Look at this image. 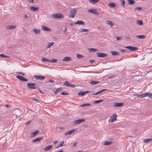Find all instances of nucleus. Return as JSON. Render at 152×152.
Instances as JSON below:
<instances>
[{
	"label": "nucleus",
	"instance_id": "nucleus-1",
	"mask_svg": "<svg viewBox=\"0 0 152 152\" xmlns=\"http://www.w3.org/2000/svg\"><path fill=\"white\" fill-rule=\"evenodd\" d=\"M51 16L53 19H61L64 17L63 15L59 13L53 14Z\"/></svg>",
	"mask_w": 152,
	"mask_h": 152
},
{
	"label": "nucleus",
	"instance_id": "nucleus-2",
	"mask_svg": "<svg viewBox=\"0 0 152 152\" xmlns=\"http://www.w3.org/2000/svg\"><path fill=\"white\" fill-rule=\"evenodd\" d=\"M37 84L35 83H29L27 84L28 88L29 89H34L37 88Z\"/></svg>",
	"mask_w": 152,
	"mask_h": 152
},
{
	"label": "nucleus",
	"instance_id": "nucleus-3",
	"mask_svg": "<svg viewBox=\"0 0 152 152\" xmlns=\"http://www.w3.org/2000/svg\"><path fill=\"white\" fill-rule=\"evenodd\" d=\"M76 13V10L73 9L70 11L69 14H68V16L69 18H74Z\"/></svg>",
	"mask_w": 152,
	"mask_h": 152
},
{
	"label": "nucleus",
	"instance_id": "nucleus-4",
	"mask_svg": "<svg viewBox=\"0 0 152 152\" xmlns=\"http://www.w3.org/2000/svg\"><path fill=\"white\" fill-rule=\"evenodd\" d=\"M85 121V119H83L75 120L73 121V124L74 125H77L82 123V122H84Z\"/></svg>",
	"mask_w": 152,
	"mask_h": 152
},
{
	"label": "nucleus",
	"instance_id": "nucleus-5",
	"mask_svg": "<svg viewBox=\"0 0 152 152\" xmlns=\"http://www.w3.org/2000/svg\"><path fill=\"white\" fill-rule=\"evenodd\" d=\"M117 115L116 114H114L111 116L109 120V122H112L114 121L117 119Z\"/></svg>",
	"mask_w": 152,
	"mask_h": 152
},
{
	"label": "nucleus",
	"instance_id": "nucleus-6",
	"mask_svg": "<svg viewBox=\"0 0 152 152\" xmlns=\"http://www.w3.org/2000/svg\"><path fill=\"white\" fill-rule=\"evenodd\" d=\"M96 56L100 58H104L107 56V54L105 53L98 52L96 53Z\"/></svg>",
	"mask_w": 152,
	"mask_h": 152
},
{
	"label": "nucleus",
	"instance_id": "nucleus-7",
	"mask_svg": "<svg viewBox=\"0 0 152 152\" xmlns=\"http://www.w3.org/2000/svg\"><path fill=\"white\" fill-rule=\"evenodd\" d=\"M16 78L19 79L20 80L23 81H27L28 80L27 79L25 78L24 77L20 75H17L16 76Z\"/></svg>",
	"mask_w": 152,
	"mask_h": 152
},
{
	"label": "nucleus",
	"instance_id": "nucleus-8",
	"mask_svg": "<svg viewBox=\"0 0 152 152\" xmlns=\"http://www.w3.org/2000/svg\"><path fill=\"white\" fill-rule=\"evenodd\" d=\"M125 48L129 49V50L132 51H135L138 49V48L137 47H133L131 46H126Z\"/></svg>",
	"mask_w": 152,
	"mask_h": 152
},
{
	"label": "nucleus",
	"instance_id": "nucleus-9",
	"mask_svg": "<svg viewBox=\"0 0 152 152\" xmlns=\"http://www.w3.org/2000/svg\"><path fill=\"white\" fill-rule=\"evenodd\" d=\"M65 85L66 86H69L74 88L75 87V86L74 85L70 83H69L67 81H65L64 83L63 86Z\"/></svg>",
	"mask_w": 152,
	"mask_h": 152
},
{
	"label": "nucleus",
	"instance_id": "nucleus-10",
	"mask_svg": "<svg viewBox=\"0 0 152 152\" xmlns=\"http://www.w3.org/2000/svg\"><path fill=\"white\" fill-rule=\"evenodd\" d=\"M34 77L37 80H43L45 78V77L44 76L37 75H35L34 76Z\"/></svg>",
	"mask_w": 152,
	"mask_h": 152
},
{
	"label": "nucleus",
	"instance_id": "nucleus-11",
	"mask_svg": "<svg viewBox=\"0 0 152 152\" xmlns=\"http://www.w3.org/2000/svg\"><path fill=\"white\" fill-rule=\"evenodd\" d=\"M88 11L89 13H91L95 15H98V13L95 9H90L88 10Z\"/></svg>",
	"mask_w": 152,
	"mask_h": 152
},
{
	"label": "nucleus",
	"instance_id": "nucleus-12",
	"mask_svg": "<svg viewBox=\"0 0 152 152\" xmlns=\"http://www.w3.org/2000/svg\"><path fill=\"white\" fill-rule=\"evenodd\" d=\"M63 88L62 87H60L58 88L54 92V94H57L58 92H61L63 90Z\"/></svg>",
	"mask_w": 152,
	"mask_h": 152
},
{
	"label": "nucleus",
	"instance_id": "nucleus-13",
	"mask_svg": "<svg viewBox=\"0 0 152 152\" xmlns=\"http://www.w3.org/2000/svg\"><path fill=\"white\" fill-rule=\"evenodd\" d=\"M15 27L16 26L15 25H10L7 26L6 29L9 30L14 29L15 28Z\"/></svg>",
	"mask_w": 152,
	"mask_h": 152
},
{
	"label": "nucleus",
	"instance_id": "nucleus-14",
	"mask_svg": "<svg viewBox=\"0 0 152 152\" xmlns=\"http://www.w3.org/2000/svg\"><path fill=\"white\" fill-rule=\"evenodd\" d=\"M41 29L42 30L44 31H50V29L48 27L43 25L42 26Z\"/></svg>",
	"mask_w": 152,
	"mask_h": 152
},
{
	"label": "nucleus",
	"instance_id": "nucleus-15",
	"mask_svg": "<svg viewBox=\"0 0 152 152\" xmlns=\"http://www.w3.org/2000/svg\"><path fill=\"white\" fill-rule=\"evenodd\" d=\"M53 147V146L52 145H48V146L44 148L43 149V150L45 151H48L50 149Z\"/></svg>",
	"mask_w": 152,
	"mask_h": 152
},
{
	"label": "nucleus",
	"instance_id": "nucleus-16",
	"mask_svg": "<svg viewBox=\"0 0 152 152\" xmlns=\"http://www.w3.org/2000/svg\"><path fill=\"white\" fill-rule=\"evenodd\" d=\"M72 60L71 58L68 56H66L62 60L63 61H71Z\"/></svg>",
	"mask_w": 152,
	"mask_h": 152
},
{
	"label": "nucleus",
	"instance_id": "nucleus-17",
	"mask_svg": "<svg viewBox=\"0 0 152 152\" xmlns=\"http://www.w3.org/2000/svg\"><path fill=\"white\" fill-rule=\"evenodd\" d=\"M30 9L31 11L34 12L37 11L38 10L39 8L38 7L30 6Z\"/></svg>",
	"mask_w": 152,
	"mask_h": 152
},
{
	"label": "nucleus",
	"instance_id": "nucleus-18",
	"mask_svg": "<svg viewBox=\"0 0 152 152\" xmlns=\"http://www.w3.org/2000/svg\"><path fill=\"white\" fill-rule=\"evenodd\" d=\"M75 24L78 25H84L85 24V22L83 21L78 20L75 22Z\"/></svg>",
	"mask_w": 152,
	"mask_h": 152
},
{
	"label": "nucleus",
	"instance_id": "nucleus-19",
	"mask_svg": "<svg viewBox=\"0 0 152 152\" xmlns=\"http://www.w3.org/2000/svg\"><path fill=\"white\" fill-rule=\"evenodd\" d=\"M43 139L42 137H38L32 141L34 143L36 142L42 140Z\"/></svg>",
	"mask_w": 152,
	"mask_h": 152
},
{
	"label": "nucleus",
	"instance_id": "nucleus-20",
	"mask_svg": "<svg viewBox=\"0 0 152 152\" xmlns=\"http://www.w3.org/2000/svg\"><path fill=\"white\" fill-rule=\"evenodd\" d=\"M123 104V103L116 102L115 103V104H114V106L116 107H121L122 106Z\"/></svg>",
	"mask_w": 152,
	"mask_h": 152
},
{
	"label": "nucleus",
	"instance_id": "nucleus-21",
	"mask_svg": "<svg viewBox=\"0 0 152 152\" xmlns=\"http://www.w3.org/2000/svg\"><path fill=\"white\" fill-rule=\"evenodd\" d=\"M75 132L74 129H72L71 130L69 131H68L67 132L65 133V135H66L68 134H70L73 133H74Z\"/></svg>",
	"mask_w": 152,
	"mask_h": 152
},
{
	"label": "nucleus",
	"instance_id": "nucleus-22",
	"mask_svg": "<svg viewBox=\"0 0 152 152\" xmlns=\"http://www.w3.org/2000/svg\"><path fill=\"white\" fill-rule=\"evenodd\" d=\"M128 4L129 5H132L135 3V1L134 0H127Z\"/></svg>",
	"mask_w": 152,
	"mask_h": 152
},
{
	"label": "nucleus",
	"instance_id": "nucleus-23",
	"mask_svg": "<svg viewBox=\"0 0 152 152\" xmlns=\"http://www.w3.org/2000/svg\"><path fill=\"white\" fill-rule=\"evenodd\" d=\"M88 31V29H86L83 28H81L79 30V31L81 33L87 32Z\"/></svg>",
	"mask_w": 152,
	"mask_h": 152
},
{
	"label": "nucleus",
	"instance_id": "nucleus-24",
	"mask_svg": "<svg viewBox=\"0 0 152 152\" xmlns=\"http://www.w3.org/2000/svg\"><path fill=\"white\" fill-rule=\"evenodd\" d=\"M108 6L111 7H115L116 6V5L115 3L111 2L108 4Z\"/></svg>",
	"mask_w": 152,
	"mask_h": 152
},
{
	"label": "nucleus",
	"instance_id": "nucleus-25",
	"mask_svg": "<svg viewBox=\"0 0 152 152\" xmlns=\"http://www.w3.org/2000/svg\"><path fill=\"white\" fill-rule=\"evenodd\" d=\"M54 44V42H51L48 43V45L46 47V48H48L52 46Z\"/></svg>",
	"mask_w": 152,
	"mask_h": 152
},
{
	"label": "nucleus",
	"instance_id": "nucleus-26",
	"mask_svg": "<svg viewBox=\"0 0 152 152\" xmlns=\"http://www.w3.org/2000/svg\"><path fill=\"white\" fill-rule=\"evenodd\" d=\"M33 31L36 34H39L40 32V30L38 29H34L33 30Z\"/></svg>",
	"mask_w": 152,
	"mask_h": 152
},
{
	"label": "nucleus",
	"instance_id": "nucleus-27",
	"mask_svg": "<svg viewBox=\"0 0 152 152\" xmlns=\"http://www.w3.org/2000/svg\"><path fill=\"white\" fill-rule=\"evenodd\" d=\"M41 60L42 62H49L50 61V60L47 59L46 58H45V57H42V59H41Z\"/></svg>",
	"mask_w": 152,
	"mask_h": 152
},
{
	"label": "nucleus",
	"instance_id": "nucleus-28",
	"mask_svg": "<svg viewBox=\"0 0 152 152\" xmlns=\"http://www.w3.org/2000/svg\"><path fill=\"white\" fill-rule=\"evenodd\" d=\"M136 37L138 39H144L145 38V37L144 35H140L136 36Z\"/></svg>",
	"mask_w": 152,
	"mask_h": 152
},
{
	"label": "nucleus",
	"instance_id": "nucleus-29",
	"mask_svg": "<svg viewBox=\"0 0 152 152\" xmlns=\"http://www.w3.org/2000/svg\"><path fill=\"white\" fill-rule=\"evenodd\" d=\"M111 53L113 56H115L119 54V53L118 52L115 51H112Z\"/></svg>",
	"mask_w": 152,
	"mask_h": 152
},
{
	"label": "nucleus",
	"instance_id": "nucleus-30",
	"mask_svg": "<svg viewBox=\"0 0 152 152\" xmlns=\"http://www.w3.org/2000/svg\"><path fill=\"white\" fill-rule=\"evenodd\" d=\"M89 2L91 3L95 4L99 1V0H90Z\"/></svg>",
	"mask_w": 152,
	"mask_h": 152
},
{
	"label": "nucleus",
	"instance_id": "nucleus-31",
	"mask_svg": "<svg viewBox=\"0 0 152 152\" xmlns=\"http://www.w3.org/2000/svg\"><path fill=\"white\" fill-rule=\"evenodd\" d=\"M39 131L37 130L31 133V134L33 135V137L35 136L37 134L39 133Z\"/></svg>",
	"mask_w": 152,
	"mask_h": 152
},
{
	"label": "nucleus",
	"instance_id": "nucleus-32",
	"mask_svg": "<svg viewBox=\"0 0 152 152\" xmlns=\"http://www.w3.org/2000/svg\"><path fill=\"white\" fill-rule=\"evenodd\" d=\"M88 50L90 52H96L98 51L97 49L93 48H90Z\"/></svg>",
	"mask_w": 152,
	"mask_h": 152
},
{
	"label": "nucleus",
	"instance_id": "nucleus-33",
	"mask_svg": "<svg viewBox=\"0 0 152 152\" xmlns=\"http://www.w3.org/2000/svg\"><path fill=\"white\" fill-rule=\"evenodd\" d=\"M152 140V138L145 139L144 140L145 143H147Z\"/></svg>",
	"mask_w": 152,
	"mask_h": 152
},
{
	"label": "nucleus",
	"instance_id": "nucleus-34",
	"mask_svg": "<svg viewBox=\"0 0 152 152\" xmlns=\"http://www.w3.org/2000/svg\"><path fill=\"white\" fill-rule=\"evenodd\" d=\"M99 83V81H91V82L90 83V84L92 85H95V84L98 83Z\"/></svg>",
	"mask_w": 152,
	"mask_h": 152
},
{
	"label": "nucleus",
	"instance_id": "nucleus-35",
	"mask_svg": "<svg viewBox=\"0 0 152 152\" xmlns=\"http://www.w3.org/2000/svg\"><path fill=\"white\" fill-rule=\"evenodd\" d=\"M107 22V23L110 25L112 27L114 26V24L111 21L108 20Z\"/></svg>",
	"mask_w": 152,
	"mask_h": 152
},
{
	"label": "nucleus",
	"instance_id": "nucleus-36",
	"mask_svg": "<svg viewBox=\"0 0 152 152\" xmlns=\"http://www.w3.org/2000/svg\"><path fill=\"white\" fill-rule=\"evenodd\" d=\"M85 94L84 91H80L78 94V95L79 96H83Z\"/></svg>",
	"mask_w": 152,
	"mask_h": 152
},
{
	"label": "nucleus",
	"instance_id": "nucleus-37",
	"mask_svg": "<svg viewBox=\"0 0 152 152\" xmlns=\"http://www.w3.org/2000/svg\"><path fill=\"white\" fill-rule=\"evenodd\" d=\"M103 101V100L102 99H100L99 100H96L94 101L93 102V103L94 104H97L98 103H100L101 102H102Z\"/></svg>",
	"mask_w": 152,
	"mask_h": 152
},
{
	"label": "nucleus",
	"instance_id": "nucleus-38",
	"mask_svg": "<svg viewBox=\"0 0 152 152\" xmlns=\"http://www.w3.org/2000/svg\"><path fill=\"white\" fill-rule=\"evenodd\" d=\"M76 57L78 59H80L81 58H82L83 57V55L79 54H77L76 55Z\"/></svg>",
	"mask_w": 152,
	"mask_h": 152
},
{
	"label": "nucleus",
	"instance_id": "nucleus-39",
	"mask_svg": "<svg viewBox=\"0 0 152 152\" xmlns=\"http://www.w3.org/2000/svg\"><path fill=\"white\" fill-rule=\"evenodd\" d=\"M90 105V104L86 103V104H84L80 105V106L81 107H86V106H89Z\"/></svg>",
	"mask_w": 152,
	"mask_h": 152
},
{
	"label": "nucleus",
	"instance_id": "nucleus-40",
	"mask_svg": "<svg viewBox=\"0 0 152 152\" xmlns=\"http://www.w3.org/2000/svg\"><path fill=\"white\" fill-rule=\"evenodd\" d=\"M137 23L139 25H142L143 24L142 21L141 20H137Z\"/></svg>",
	"mask_w": 152,
	"mask_h": 152
},
{
	"label": "nucleus",
	"instance_id": "nucleus-41",
	"mask_svg": "<svg viewBox=\"0 0 152 152\" xmlns=\"http://www.w3.org/2000/svg\"><path fill=\"white\" fill-rule=\"evenodd\" d=\"M111 143V142L105 141L104 143V145H110Z\"/></svg>",
	"mask_w": 152,
	"mask_h": 152
},
{
	"label": "nucleus",
	"instance_id": "nucleus-42",
	"mask_svg": "<svg viewBox=\"0 0 152 152\" xmlns=\"http://www.w3.org/2000/svg\"><path fill=\"white\" fill-rule=\"evenodd\" d=\"M0 57H1L4 58H9V56H5L4 54H0Z\"/></svg>",
	"mask_w": 152,
	"mask_h": 152
},
{
	"label": "nucleus",
	"instance_id": "nucleus-43",
	"mask_svg": "<svg viewBox=\"0 0 152 152\" xmlns=\"http://www.w3.org/2000/svg\"><path fill=\"white\" fill-rule=\"evenodd\" d=\"M121 5L123 6L124 7L125 5V2L124 0H121Z\"/></svg>",
	"mask_w": 152,
	"mask_h": 152
},
{
	"label": "nucleus",
	"instance_id": "nucleus-44",
	"mask_svg": "<svg viewBox=\"0 0 152 152\" xmlns=\"http://www.w3.org/2000/svg\"><path fill=\"white\" fill-rule=\"evenodd\" d=\"M57 61V60L55 59L54 58H53L51 59V60H50V61L49 62H56Z\"/></svg>",
	"mask_w": 152,
	"mask_h": 152
},
{
	"label": "nucleus",
	"instance_id": "nucleus-45",
	"mask_svg": "<svg viewBox=\"0 0 152 152\" xmlns=\"http://www.w3.org/2000/svg\"><path fill=\"white\" fill-rule=\"evenodd\" d=\"M69 94L68 93H66L65 92H62L61 93V94L62 95H68Z\"/></svg>",
	"mask_w": 152,
	"mask_h": 152
},
{
	"label": "nucleus",
	"instance_id": "nucleus-46",
	"mask_svg": "<svg viewBox=\"0 0 152 152\" xmlns=\"http://www.w3.org/2000/svg\"><path fill=\"white\" fill-rule=\"evenodd\" d=\"M100 91H97L96 93H94L92 94V95H97L98 94L101 93Z\"/></svg>",
	"mask_w": 152,
	"mask_h": 152
},
{
	"label": "nucleus",
	"instance_id": "nucleus-47",
	"mask_svg": "<svg viewBox=\"0 0 152 152\" xmlns=\"http://www.w3.org/2000/svg\"><path fill=\"white\" fill-rule=\"evenodd\" d=\"M147 95L146 96H149L150 97H151L152 96V93H146Z\"/></svg>",
	"mask_w": 152,
	"mask_h": 152
},
{
	"label": "nucleus",
	"instance_id": "nucleus-48",
	"mask_svg": "<svg viewBox=\"0 0 152 152\" xmlns=\"http://www.w3.org/2000/svg\"><path fill=\"white\" fill-rule=\"evenodd\" d=\"M64 142V141L61 142L58 145L59 147H61L63 146V144Z\"/></svg>",
	"mask_w": 152,
	"mask_h": 152
},
{
	"label": "nucleus",
	"instance_id": "nucleus-49",
	"mask_svg": "<svg viewBox=\"0 0 152 152\" xmlns=\"http://www.w3.org/2000/svg\"><path fill=\"white\" fill-rule=\"evenodd\" d=\"M134 96H137V97H139L140 98H142V95H138L137 94H134Z\"/></svg>",
	"mask_w": 152,
	"mask_h": 152
},
{
	"label": "nucleus",
	"instance_id": "nucleus-50",
	"mask_svg": "<svg viewBox=\"0 0 152 152\" xmlns=\"http://www.w3.org/2000/svg\"><path fill=\"white\" fill-rule=\"evenodd\" d=\"M32 100L33 101H36L37 102H39V100H38V99H37L36 98H33L32 99Z\"/></svg>",
	"mask_w": 152,
	"mask_h": 152
},
{
	"label": "nucleus",
	"instance_id": "nucleus-51",
	"mask_svg": "<svg viewBox=\"0 0 152 152\" xmlns=\"http://www.w3.org/2000/svg\"><path fill=\"white\" fill-rule=\"evenodd\" d=\"M135 10L140 11L142 10V8L141 7H137L135 8Z\"/></svg>",
	"mask_w": 152,
	"mask_h": 152
},
{
	"label": "nucleus",
	"instance_id": "nucleus-52",
	"mask_svg": "<svg viewBox=\"0 0 152 152\" xmlns=\"http://www.w3.org/2000/svg\"><path fill=\"white\" fill-rule=\"evenodd\" d=\"M147 95V94H146V93L141 94V95H142V98L146 96Z\"/></svg>",
	"mask_w": 152,
	"mask_h": 152
},
{
	"label": "nucleus",
	"instance_id": "nucleus-53",
	"mask_svg": "<svg viewBox=\"0 0 152 152\" xmlns=\"http://www.w3.org/2000/svg\"><path fill=\"white\" fill-rule=\"evenodd\" d=\"M18 73L19 74H21L23 76H24V75H25V73L23 72H18Z\"/></svg>",
	"mask_w": 152,
	"mask_h": 152
},
{
	"label": "nucleus",
	"instance_id": "nucleus-54",
	"mask_svg": "<svg viewBox=\"0 0 152 152\" xmlns=\"http://www.w3.org/2000/svg\"><path fill=\"white\" fill-rule=\"evenodd\" d=\"M120 51L122 53H124L125 52V50L123 49H120Z\"/></svg>",
	"mask_w": 152,
	"mask_h": 152
},
{
	"label": "nucleus",
	"instance_id": "nucleus-55",
	"mask_svg": "<svg viewBox=\"0 0 152 152\" xmlns=\"http://www.w3.org/2000/svg\"><path fill=\"white\" fill-rule=\"evenodd\" d=\"M121 39V37H116V39L117 40H119Z\"/></svg>",
	"mask_w": 152,
	"mask_h": 152
},
{
	"label": "nucleus",
	"instance_id": "nucleus-56",
	"mask_svg": "<svg viewBox=\"0 0 152 152\" xmlns=\"http://www.w3.org/2000/svg\"><path fill=\"white\" fill-rule=\"evenodd\" d=\"M48 82H49L53 83L54 82V81H53V80L52 79H50V80H48Z\"/></svg>",
	"mask_w": 152,
	"mask_h": 152
},
{
	"label": "nucleus",
	"instance_id": "nucleus-57",
	"mask_svg": "<svg viewBox=\"0 0 152 152\" xmlns=\"http://www.w3.org/2000/svg\"><path fill=\"white\" fill-rule=\"evenodd\" d=\"M107 90L106 89H102V90H101L100 91H101V93H102V92L105 91H107Z\"/></svg>",
	"mask_w": 152,
	"mask_h": 152
},
{
	"label": "nucleus",
	"instance_id": "nucleus-58",
	"mask_svg": "<svg viewBox=\"0 0 152 152\" xmlns=\"http://www.w3.org/2000/svg\"><path fill=\"white\" fill-rule=\"evenodd\" d=\"M77 142H74V143L73 144V147H75L76 146V145H77Z\"/></svg>",
	"mask_w": 152,
	"mask_h": 152
},
{
	"label": "nucleus",
	"instance_id": "nucleus-59",
	"mask_svg": "<svg viewBox=\"0 0 152 152\" xmlns=\"http://www.w3.org/2000/svg\"><path fill=\"white\" fill-rule=\"evenodd\" d=\"M91 92V91H84L85 94L87 93H89Z\"/></svg>",
	"mask_w": 152,
	"mask_h": 152
},
{
	"label": "nucleus",
	"instance_id": "nucleus-60",
	"mask_svg": "<svg viewBox=\"0 0 152 152\" xmlns=\"http://www.w3.org/2000/svg\"><path fill=\"white\" fill-rule=\"evenodd\" d=\"M94 60H89V61L91 63H93L94 62Z\"/></svg>",
	"mask_w": 152,
	"mask_h": 152
},
{
	"label": "nucleus",
	"instance_id": "nucleus-61",
	"mask_svg": "<svg viewBox=\"0 0 152 152\" xmlns=\"http://www.w3.org/2000/svg\"><path fill=\"white\" fill-rule=\"evenodd\" d=\"M31 121H29L27 122L26 123V125H28L29 123L31 122Z\"/></svg>",
	"mask_w": 152,
	"mask_h": 152
},
{
	"label": "nucleus",
	"instance_id": "nucleus-62",
	"mask_svg": "<svg viewBox=\"0 0 152 152\" xmlns=\"http://www.w3.org/2000/svg\"><path fill=\"white\" fill-rule=\"evenodd\" d=\"M24 18H28L27 16L26 15H24Z\"/></svg>",
	"mask_w": 152,
	"mask_h": 152
},
{
	"label": "nucleus",
	"instance_id": "nucleus-63",
	"mask_svg": "<svg viewBox=\"0 0 152 152\" xmlns=\"http://www.w3.org/2000/svg\"><path fill=\"white\" fill-rule=\"evenodd\" d=\"M39 91L41 94H44V93L41 90H39Z\"/></svg>",
	"mask_w": 152,
	"mask_h": 152
},
{
	"label": "nucleus",
	"instance_id": "nucleus-64",
	"mask_svg": "<svg viewBox=\"0 0 152 152\" xmlns=\"http://www.w3.org/2000/svg\"><path fill=\"white\" fill-rule=\"evenodd\" d=\"M113 75L112 76H109L108 77H107V79H110L112 77H113Z\"/></svg>",
	"mask_w": 152,
	"mask_h": 152
}]
</instances>
